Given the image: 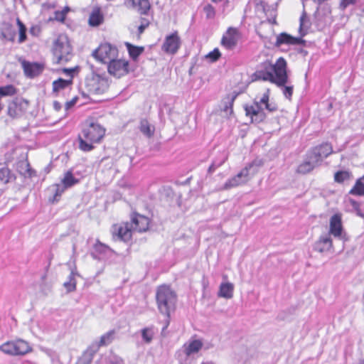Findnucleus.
I'll return each instance as SVG.
<instances>
[{
	"label": "nucleus",
	"mask_w": 364,
	"mask_h": 364,
	"mask_svg": "<svg viewBox=\"0 0 364 364\" xmlns=\"http://www.w3.org/2000/svg\"><path fill=\"white\" fill-rule=\"evenodd\" d=\"M106 133L105 128L93 119H87L77 136L78 148L84 152H90L95 149V144H100Z\"/></svg>",
	"instance_id": "1"
},
{
	"label": "nucleus",
	"mask_w": 364,
	"mask_h": 364,
	"mask_svg": "<svg viewBox=\"0 0 364 364\" xmlns=\"http://www.w3.org/2000/svg\"><path fill=\"white\" fill-rule=\"evenodd\" d=\"M269 99L270 89L267 88L259 100L255 99L251 103L244 105L245 116L250 119L252 123L259 124L265 121L267 114L262 105H264V108L269 112L277 111V105L271 104Z\"/></svg>",
	"instance_id": "2"
},
{
	"label": "nucleus",
	"mask_w": 364,
	"mask_h": 364,
	"mask_svg": "<svg viewBox=\"0 0 364 364\" xmlns=\"http://www.w3.org/2000/svg\"><path fill=\"white\" fill-rule=\"evenodd\" d=\"M156 300L159 311L166 316L163 333L170 324V313L171 309H175L176 294L169 286L163 284L157 288Z\"/></svg>",
	"instance_id": "3"
},
{
	"label": "nucleus",
	"mask_w": 364,
	"mask_h": 364,
	"mask_svg": "<svg viewBox=\"0 0 364 364\" xmlns=\"http://www.w3.org/2000/svg\"><path fill=\"white\" fill-rule=\"evenodd\" d=\"M275 74L266 73L260 68L252 74V80L269 81L279 87L284 86L288 82L287 64L286 60L280 57L276 60Z\"/></svg>",
	"instance_id": "4"
},
{
	"label": "nucleus",
	"mask_w": 364,
	"mask_h": 364,
	"mask_svg": "<svg viewBox=\"0 0 364 364\" xmlns=\"http://www.w3.org/2000/svg\"><path fill=\"white\" fill-rule=\"evenodd\" d=\"M92 58L102 64H108L119 56L117 47L107 42L101 43L92 53Z\"/></svg>",
	"instance_id": "5"
},
{
	"label": "nucleus",
	"mask_w": 364,
	"mask_h": 364,
	"mask_svg": "<svg viewBox=\"0 0 364 364\" xmlns=\"http://www.w3.org/2000/svg\"><path fill=\"white\" fill-rule=\"evenodd\" d=\"M60 182L61 184L55 183L52 186L54 188V194L49 198V202L51 203L58 202L64 191L77 184L80 180L75 177L71 170H68L64 173Z\"/></svg>",
	"instance_id": "6"
},
{
	"label": "nucleus",
	"mask_w": 364,
	"mask_h": 364,
	"mask_svg": "<svg viewBox=\"0 0 364 364\" xmlns=\"http://www.w3.org/2000/svg\"><path fill=\"white\" fill-rule=\"evenodd\" d=\"M256 166V163L252 161L247 164L237 174L229 178L224 184L223 189L228 190L239 186L247 183L252 176L257 171L252 173L250 171Z\"/></svg>",
	"instance_id": "7"
},
{
	"label": "nucleus",
	"mask_w": 364,
	"mask_h": 364,
	"mask_svg": "<svg viewBox=\"0 0 364 364\" xmlns=\"http://www.w3.org/2000/svg\"><path fill=\"white\" fill-rule=\"evenodd\" d=\"M30 101L23 97L17 96L8 102L6 114L13 119H18L23 117L28 111Z\"/></svg>",
	"instance_id": "8"
},
{
	"label": "nucleus",
	"mask_w": 364,
	"mask_h": 364,
	"mask_svg": "<svg viewBox=\"0 0 364 364\" xmlns=\"http://www.w3.org/2000/svg\"><path fill=\"white\" fill-rule=\"evenodd\" d=\"M109 87V82L107 77L100 75H93L87 78L85 82V88L89 92L94 95H101L107 92Z\"/></svg>",
	"instance_id": "9"
},
{
	"label": "nucleus",
	"mask_w": 364,
	"mask_h": 364,
	"mask_svg": "<svg viewBox=\"0 0 364 364\" xmlns=\"http://www.w3.org/2000/svg\"><path fill=\"white\" fill-rule=\"evenodd\" d=\"M107 70L115 78L123 77L130 71L129 61L126 58H115L107 64Z\"/></svg>",
	"instance_id": "10"
},
{
	"label": "nucleus",
	"mask_w": 364,
	"mask_h": 364,
	"mask_svg": "<svg viewBox=\"0 0 364 364\" xmlns=\"http://www.w3.org/2000/svg\"><path fill=\"white\" fill-rule=\"evenodd\" d=\"M133 230L129 222L115 223L111 228V235L114 240L129 242L132 240Z\"/></svg>",
	"instance_id": "11"
},
{
	"label": "nucleus",
	"mask_w": 364,
	"mask_h": 364,
	"mask_svg": "<svg viewBox=\"0 0 364 364\" xmlns=\"http://www.w3.org/2000/svg\"><path fill=\"white\" fill-rule=\"evenodd\" d=\"M332 153V145L330 143L324 142L311 148L307 153V157L314 164H318Z\"/></svg>",
	"instance_id": "12"
},
{
	"label": "nucleus",
	"mask_w": 364,
	"mask_h": 364,
	"mask_svg": "<svg viewBox=\"0 0 364 364\" xmlns=\"http://www.w3.org/2000/svg\"><path fill=\"white\" fill-rule=\"evenodd\" d=\"M181 46V37L177 31L166 36L161 50L166 54H176Z\"/></svg>",
	"instance_id": "13"
},
{
	"label": "nucleus",
	"mask_w": 364,
	"mask_h": 364,
	"mask_svg": "<svg viewBox=\"0 0 364 364\" xmlns=\"http://www.w3.org/2000/svg\"><path fill=\"white\" fill-rule=\"evenodd\" d=\"M240 38V33L237 28L230 27L223 34L220 43L226 49L232 50L237 44Z\"/></svg>",
	"instance_id": "14"
},
{
	"label": "nucleus",
	"mask_w": 364,
	"mask_h": 364,
	"mask_svg": "<svg viewBox=\"0 0 364 364\" xmlns=\"http://www.w3.org/2000/svg\"><path fill=\"white\" fill-rule=\"evenodd\" d=\"M68 53L65 42L63 41L62 36H59L53 43V54L55 63H61L67 62V54Z\"/></svg>",
	"instance_id": "15"
},
{
	"label": "nucleus",
	"mask_w": 364,
	"mask_h": 364,
	"mask_svg": "<svg viewBox=\"0 0 364 364\" xmlns=\"http://www.w3.org/2000/svg\"><path fill=\"white\" fill-rule=\"evenodd\" d=\"M129 223L132 224L133 231L144 232L149 230L151 220L146 216L134 213L131 216Z\"/></svg>",
	"instance_id": "16"
},
{
	"label": "nucleus",
	"mask_w": 364,
	"mask_h": 364,
	"mask_svg": "<svg viewBox=\"0 0 364 364\" xmlns=\"http://www.w3.org/2000/svg\"><path fill=\"white\" fill-rule=\"evenodd\" d=\"M24 75L29 78H33L41 75L44 70V64L36 62H29L26 60L21 61Z\"/></svg>",
	"instance_id": "17"
},
{
	"label": "nucleus",
	"mask_w": 364,
	"mask_h": 364,
	"mask_svg": "<svg viewBox=\"0 0 364 364\" xmlns=\"http://www.w3.org/2000/svg\"><path fill=\"white\" fill-rule=\"evenodd\" d=\"M343 231L342 223V214L340 213L333 215L329 220V235L335 237H341Z\"/></svg>",
	"instance_id": "18"
},
{
	"label": "nucleus",
	"mask_w": 364,
	"mask_h": 364,
	"mask_svg": "<svg viewBox=\"0 0 364 364\" xmlns=\"http://www.w3.org/2000/svg\"><path fill=\"white\" fill-rule=\"evenodd\" d=\"M105 21V14L99 6H94L88 17L87 23L90 27L95 28L102 25Z\"/></svg>",
	"instance_id": "19"
},
{
	"label": "nucleus",
	"mask_w": 364,
	"mask_h": 364,
	"mask_svg": "<svg viewBox=\"0 0 364 364\" xmlns=\"http://www.w3.org/2000/svg\"><path fill=\"white\" fill-rule=\"evenodd\" d=\"M333 240L329 235H321L315 242L314 249L315 251L323 253L333 249Z\"/></svg>",
	"instance_id": "20"
},
{
	"label": "nucleus",
	"mask_w": 364,
	"mask_h": 364,
	"mask_svg": "<svg viewBox=\"0 0 364 364\" xmlns=\"http://www.w3.org/2000/svg\"><path fill=\"white\" fill-rule=\"evenodd\" d=\"M238 94L227 95L222 100L221 111L224 112L225 117L229 118L233 114V104Z\"/></svg>",
	"instance_id": "21"
},
{
	"label": "nucleus",
	"mask_w": 364,
	"mask_h": 364,
	"mask_svg": "<svg viewBox=\"0 0 364 364\" xmlns=\"http://www.w3.org/2000/svg\"><path fill=\"white\" fill-rule=\"evenodd\" d=\"M203 343L200 339H194L190 341L183 345V352L186 356L198 353L203 348Z\"/></svg>",
	"instance_id": "22"
},
{
	"label": "nucleus",
	"mask_w": 364,
	"mask_h": 364,
	"mask_svg": "<svg viewBox=\"0 0 364 364\" xmlns=\"http://www.w3.org/2000/svg\"><path fill=\"white\" fill-rule=\"evenodd\" d=\"M141 15H147L151 6L149 0H125Z\"/></svg>",
	"instance_id": "23"
},
{
	"label": "nucleus",
	"mask_w": 364,
	"mask_h": 364,
	"mask_svg": "<svg viewBox=\"0 0 364 364\" xmlns=\"http://www.w3.org/2000/svg\"><path fill=\"white\" fill-rule=\"evenodd\" d=\"M301 40L299 38L294 37L286 33H280L276 40V46H280L283 44L287 45H299L301 43Z\"/></svg>",
	"instance_id": "24"
},
{
	"label": "nucleus",
	"mask_w": 364,
	"mask_h": 364,
	"mask_svg": "<svg viewBox=\"0 0 364 364\" xmlns=\"http://www.w3.org/2000/svg\"><path fill=\"white\" fill-rule=\"evenodd\" d=\"M15 345V355H24L32 352L33 348L30 344L22 339L14 341Z\"/></svg>",
	"instance_id": "25"
},
{
	"label": "nucleus",
	"mask_w": 364,
	"mask_h": 364,
	"mask_svg": "<svg viewBox=\"0 0 364 364\" xmlns=\"http://www.w3.org/2000/svg\"><path fill=\"white\" fill-rule=\"evenodd\" d=\"M16 32L11 23H5L1 29L0 38L4 41L14 42Z\"/></svg>",
	"instance_id": "26"
},
{
	"label": "nucleus",
	"mask_w": 364,
	"mask_h": 364,
	"mask_svg": "<svg viewBox=\"0 0 364 364\" xmlns=\"http://www.w3.org/2000/svg\"><path fill=\"white\" fill-rule=\"evenodd\" d=\"M98 351V347L95 346L94 344L88 346L82 353L80 358V362L82 364H90L92 362L94 356Z\"/></svg>",
	"instance_id": "27"
},
{
	"label": "nucleus",
	"mask_w": 364,
	"mask_h": 364,
	"mask_svg": "<svg viewBox=\"0 0 364 364\" xmlns=\"http://www.w3.org/2000/svg\"><path fill=\"white\" fill-rule=\"evenodd\" d=\"M115 333H116L115 330H110V331H107V333L102 335L101 337L100 338L99 341L94 345L95 346H97L98 349L100 350V348L101 347L107 346L111 344L113 342V341L114 340Z\"/></svg>",
	"instance_id": "28"
},
{
	"label": "nucleus",
	"mask_w": 364,
	"mask_h": 364,
	"mask_svg": "<svg viewBox=\"0 0 364 364\" xmlns=\"http://www.w3.org/2000/svg\"><path fill=\"white\" fill-rule=\"evenodd\" d=\"M234 285L230 282L222 283L218 291V296L231 299L233 296Z\"/></svg>",
	"instance_id": "29"
},
{
	"label": "nucleus",
	"mask_w": 364,
	"mask_h": 364,
	"mask_svg": "<svg viewBox=\"0 0 364 364\" xmlns=\"http://www.w3.org/2000/svg\"><path fill=\"white\" fill-rule=\"evenodd\" d=\"M125 46L127 49L129 57L133 60H136L140 55L144 51L143 46H134L130 43H125Z\"/></svg>",
	"instance_id": "30"
},
{
	"label": "nucleus",
	"mask_w": 364,
	"mask_h": 364,
	"mask_svg": "<svg viewBox=\"0 0 364 364\" xmlns=\"http://www.w3.org/2000/svg\"><path fill=\"white\" fill-rule=\"evenodd\" d=\"M311 25L309 17L306 11H303L299 18V32L301 36H305Z\"/></svg>",
	"instance_id": "31"
},
{
	"label": "nucleus",
	"mask_w": 364,
	"mask_h": 364,
	"mask_svg": "<svg viewBox=\"0 0 364 364\" xmlns=\"http://www.w3.org/2000/svg\"><path fill=\"white\" fill-rule=\"evenodd\" d=\"M70 11V8L68 6L63 7L61 11H55L54 12V16L50 17L48 18V21H58L61 23H64L65 22L67 15Z\"/></svg>",
	"instance_id": "32"
},
{
	"label": "nucleus",
	"mask_w": 364,
	"mask_h": 364,
	"mask_svg": "<svg viewBox=\"0 0 364 364\" xmlns=\"http://www.w3.org/2000/svg\"><path fill=\"white\" fill-rule=\"evenodd\" d=\"M139 130L143 134L150 138L154 135L155 129L146 119H143L140 121Z\"/></svg>",
	"instance_id": "33"
},
{
	"label": "nucleus",
	"mask_w": 364,
	"mask_h": 364,
	"mask_svg": "<svg viewBox=\"0 0 364 364\" xmlns=\"http://www.w3.org/2000/svg\"><path fill=\"white\" fill-rule=\"evenodd\" d=\"M73 83L72 79L70 80H64L63 78H59L57 80L53 82V92H58L68 86L71 85Z\"/></svg>",
	"instance_id": "34"
},
{
	"label": "nucleus",
	"mask_w": 364,
	"mask_h": 364,
	"mask_svg": "<svg viewBox=\"0 0 364 364\" xmlns=\"http://www.w3.org/2000/svg\"><path fill=\"white\" fill-rule=\"evenodd\" d=\"M18 88L14 85L0 86V100L4 97H12L17 94Z\"/></svg>",
	"instance_id": "35"
},
{
	"label": "nucleus",
	"mask_w": 364,
	"mask_h": 364,
	"mask_svg": "<svg viewBox=\"0 0 364 364\" xmlns=\"http://www.w3.org/2000/svg\"><path fill=\"white\" fill-rule=\"evenodd\" d=\"M315 164L311 160L304 161L298 166L296 173L299 174H307L314 170Z\"/></svg>",
	"instance_id": "36"
},
{
	"label": "nucleus",
	"mask_w": 364,
	"mask_h": 364,
	"mask_svg": "<svg viewBox=\"0 0 364 364\" xmlns=\"http://www.w3.org/2000/svg\"><path fill=\"white\" fill-rule=\"evenodd\" d=\"M16 24L18 28V43H22L27 40L26 31L27 28L25 24L20 20L19 18H16Z\"/></svg>",
	"instance_id": "37"
},
{
	"label": "nucleus",
	"mask_w": 364,
	"mask_h": 364,
	"mask_svg": "<svg viewBox=\"0 0 364 364\" xmlns=\"http://www.w3.org/2000/svg\"><path fill=\"white\" fill-rule=\"evenodd\" d=\"M352 178V173L348 171H338L334 174V181L342 183Z\"/></svg>",
	"instance_id": "38"
},
{
	"label": "nucleus",
	"mask_w": 364,
	"mask_h": 364,
	"mask_svg": "<svg viewBox=\"0 0 364 364\" xmlns=\"http://www.w3.org/2000/svg\"><path fill=\"white\" fill-rule=\"evenodd\" d=\"M12 178L11 170L7 167L0 168V184L5 185L8 183Z\"/></svg>",
	"instance_id": "39"
},
{
	"label": "nucleus",
	"mask_w": 364,
	"mask_h": 364,
	"mask_svg": "<svg viewBox=\"0 0 364 364\" xmlns=\"http://www.w3.org/2000/svg\"><path fill=\"white\" fill-rule=\"evenodd\" d=\"M0 350L6 354L15 355V345L14 341H6L0 346Z\"/></svg>",
	"instance_id": "40"
},
{
	"label": "nucleus",
	"mask_w": 364,
	"mask_h": 364,
	"mask_svg": "<svg viewBox=\"0 0 364 364\" xmlns=\"http://www.w3.org/2000/svg\"><path fill=\"white\" fill-rule=\"evenodd\" d=\"M349 193L355 196H364V183L360 180H358Z\"/></svg>",
	"instance_id": "41"
},
{
	"label": "nucleus",
	"mask_w": 364,
	"mask_h": 364,
	"mask_svg": "<svg viewBox=\"0 0 364 364\" xmlns=\"http://www.w3.org/2000/svg\"><path fill=\"white\" fill-rule=\"evenodd\" d=\"M64 287L68 292H72L76 290L77 282L73 274L68 277V281L64 283Z\"/></svg>",
	"instance_id": "42"
},
{
	"label": "nucleus",
	"mask_w": 364,
	"mask_h": 364,
	"mask_svg": "<svg viewBox=\"0 0 364 364\" xmlns=\"http://www.w3.org/2000/svg\"><path fill=\"white\" fill-rule=\"evenodd\" d=\"M276 63L272 64L269 60H265L260 65V68L264 70L266 73L275 74L276 70Z\"/></svg>",
	"instance_id": "43"
},
{
	"label": "nucleus",
	"mask_w": 364,
	"mask_h": 364,
	"mask_svg": "<svg viewBox=\"0 0 364 364\" xmlns=\"http://www.w3.org/2000/svg\"><path fill=\"white\" fill-rule=\"evenodd\" d=\"M153 335L151 328H144L141 330L142 338L146 343H149L152 341Z\"/></svg>",
	"instance_id": "44"
},
{
	"label": "nucleus",
	"mask_w": 364,
	"mask_h": 364,
	"mask_svg": "<svg viewBox=\"0 0 364 364\" xmlns=\"http://www.w3.org/2000/svg\"><path fill=\"white\" fill-rule=\"evenodd\" d=\"M94 95L92 92H89L85 88V90H82L77 96L80 97V102L79 106L87 104L90 100V95Z\"/></svg>",
	"instance_id": "45"
},
{
	"label": "nucleus",
	"mask_w": 364,
	"mask_h": 364,
	"mask_svg": "<svg viewBox=\"0 0 364 364\" xmlns=\"http://www.w3.org/2000/svg\"><path fill=\"white\" fill-rule=\"evenodd\" d=\"M221 57V53L218 48H215L213 50L208 53L205 56L210 62H216Z\"/></svg>",
	"instance_id": "46"
},
{
	"label": "nucleus",
	"mask_w": 364,
	"mask_h": 364,
	"mask_svg": "<svg viewBox=\"0 0 364 364\" xmlns=\"http://www.w3.org/2000/svg\"><path fill=\"white\" fill-rule=\"evenodd\" d=\"M203 11L207 18H214L215 16V8L211 4H207L203 7Z\"/></svg>",
	"instance_id": "47"
},
{
	"label": "nucleus",
	"mask_w": 364,
	"mask_h": 364,
	"mask_svg": "<svg viewBox=\"0 0 364 364\" xmlns=\"http://www.w3.org/2000/svg\"><path fill=\"white\" fill-rule=\"evenodd\" d=\"M29 33L33 36H38L41 33V28L39 25H33L29 28Z\"/></svg>",
	"instance_id": "48"
},
{
	"label": "nucleus",
	"mask_w": 364,
	"mask_h": 364,
	"mask_svg": "<svg viewBox=\"0 0 364 364\" xmlns=\"http://www.w3.org/2000/svg\"><path fill=\"white\" fill-rule=\"evenodd\" d=\"M94 247L96 251H106L107 250H109V247L108 245L102 243L100 241L97 240L96 243L94 245Z\"/></svg>",
	"instance_id": "49"
},
{
	"label": "nucleus",
	"mask_w": 364,
	"mask_h": 364,
	"mask_svg": "<svg viewBox=\"0 0 364 364\" xmlns=\"http://www.w3.org/2000/svg\"><path fill=\"white\" fill-rule=\"evenodd\" d=\"M80 96H75L71 100L68 101L65 104L66 109H68L77 103H80Z\"/></svg>",
	"instance_id": "50"
},
{
	"label": "nucleus",
	"mask_w": 364,
	"mask_h": 364,
	"mask_svg": "<svg viewBox=\"0 0 364 364\" xmlns=\"http://www.w3.org/2000/svg\"><path fill=\"white\" fill-rule=\"evenodd\" d=\"M283 94L287 98L290 100L293 95V87L292 86H284V87L283 89Z\"/></svg>",
	"instance_id": "51"
},
{
	"label": "nucleus",
	"mask_w": 364,
	"mask_h": 364,
	"mask_svg": "<svg viewBox=\"0 0 364 364\" xmlns=\"http://www.w3.org/2000/svg\"><path fill=\"white\" fill-rule=\"evenodd\" d=\"M268 21L271 24H277V10L272 9L270 11V16L267 18Z\"/></svg>",
	"instance_id": "52"
},
{
	"label": "nucleus",
	"mask_w": 364,
	"mask_h": 364,
	"mask_svg": "<svg viewBox=\"0 0 364 364\" xmlns=\"http://www.w3.org/2000/svg\"><path fill=\"white\" fill-rule=\"evenodd\" d=\"M358 0H341L340 6L342 9H346L350 5L355 4Z\"/></svg>",
	"instance_id": "53"
},
{
	"label": "nucleus",
	"mask_w": 364,
	"mask_h": 364,
	"mask_svg": "<svg viewBox=\"0 0 364 364\" xmlns=\"http://www.w3.org/2000/svg\"><path fill=\"white\" fill-rule=\"evenodd\" d=\"M139 21H140V24H141L146 27H149V26L150 25V21L146 18L141 17L139 19Z\"/></svg>",
	"instance_id": "54"
},
{
	"label": "nucleus",
	"mask_w": 364,
	"mask_h": 364,
	"mask_svg": "<svg viewBox=\"0 0 364 364\" xmlns=\"http://www.w3.org/2000/svg\"><path fill=\"white\" fill-rule=\"evenodd\" d=\"M350 204L355 210L357 211L360 210V204L354 200H350Z\"/></svg>",
	"instance_id": "55"
},
{
	"label": "nucleus",
	"mask_w": 364,
	"mask_h": 364,
	"mask_svg": "<svg viewBox=\"0 0 364 364\" xmlns=\"http://www.w3.org/2000/svg\"><path fill=\"white\" fill-rule=\"evenodd\" d=\"M147 27L141 25V24H139V26H138V34L140 36L141 34H142L144 31V30Z\"/></svg>",
	"instance_id": "56"
},
{
	"label": "nucleus",
	"mask_w": 364,
	"mask_h": 364,
	"mask_svg": "<svg viewBox=\"0 0 364 364\" xmlns=\"http://www.w3.org/2000/svg\"><path fill=\"white\" fill-rule=\"evenodd\" d=\"M216 168H217V166H216L214 164H212L209 166V168H208V172L209 173H213V172H214V171H215Z\"/></svg>",
	"instance_id": "57"
},
{
	"label": "nucleus",
	"mask_w": 364,
	"mask_h": 364,
	"mask_svg": "<svg viewBox=\"0 0 364 364\" xmlns=\"http://www.w3.org/2000/svg\"><path fill=\"white\" fill-rule=\"evenodd\" d=\"M74 71H75L74 68H71V69L65 68V69H63V73H65L66 74H69V75H71Z\"/></svg>",
	"instance_id": "58"
},
{
	"label": "nucleus",
	"mask_w": 364,
	"mask_h": 364,
	"mask_svg": "<svg viewBox=\"0 0 364 364\" xmlns=\"http://www.w3.org/2000/svg\"><path fill=\"white\" fill-rule=\"evenodd\" d=\"M260 5L262 6L264 11H265V4L263 1L260 2Z\"/></svg>",
	"instance_id": "59"
},
{
	"label": "nucleus",
	"mask_w": 364,
	"mask_h": 364,
	"mask_svg": "<svg viewBox=\"0 0 364 364\" xmlns=\"http://www.w3.org/2000/svg\"><path fill=\"white\" fill-rule=\"evenodd\" d=\"M214 3L221 2L223 0H211Z\"/></svg>",
	"instance_id": "60"
},
{
	"label": "nucleus",
	"mask_w": 364,
	"mask_h": 364,
	"mask_svg": "<svg viewBox=\"0 0 364 364\" xmlns=\"http://www.w3.org/2000/svg\"><path fill=\"white\" fill-rule=\"evenodd\" d=\"M358 364H364V359L360 360Z\"/></svg>",
	"instance_id": "61"
},
{
	"label": "nucleus",
	"mask_w": 364,
	"mask_h": 364,
	"mask_svg": "<svg viewBox=\"0 0 364 364\" xmlns=\"http://www.w3.org/2000/svg\"><path fill=\"white\" fill-rule=\"evenodd\" d=\"M2 109H3V106H2L1 100H0V111H1Z\"/></svg>",
	"instance_id": "62"
},
{
	"label": "nucleus",
	"mask_w": 364,
	"mask_h": 364,
	"mask_svg": "<svg viewBox=\"0 0 364 364\" xmlns=\"http://www.w3.org/2000/svg\"><path fill=\"white\" fill-rule=\"evenodd\" d=\"M227 159V158L225 159H224L219 165L218 166L223 165V164L225 161V160Z\"/></svg>",
	"instance_id": "63"
}]
</instances>
